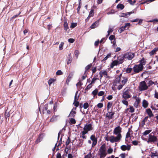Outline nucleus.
<instances>
[{
  "instance_id": "33",
  "label": "nucleus",
  "mask_w": 158,
  "mask_h": 158,
  "mask_svg": "<svg viewBox=\"0 0 158 158\" xmlns=\"http://www.w3.org/2000/svg\"><path fill=\"white\" fill-rule=\"evenodd\" d=\"M98 93V90L97 89H96L94 90L92 92V94L94 95V97L95 95H96Z\"/></svg>"
},
{
  "instance_id": "8",
  "label": "nucleus",
  "mask_w": 158,
  "mask_h": 158,
  "mask_svg": "<svg viewBox=\"0 0 158 158\" xmlns=\"http://www.w3.org/2000/svg\"><path fill=\"white\" fill-rule=\"evenodd\" d=\"M93 128L92 124L91 123H89L85 124L83 128V130L88 131L92 130Z\"/></svg>"
},
{
  "instance_id": "49",
  "label": "nucleus",
  "mask_w": 158,
  "mask_h": 158,
  "mask_svg": "<svg viewBox=\"0 0 158 158\" xmlns=\"http://www.w3.org/2000/svg\"><path fill=\"white\" fill-rule=\"evenodd\" d=\"M115 38V36L113 35H111L109 37V39L112 41Z\"/></svg>"
},
{
  "instance_id": "64",
  "label": "nucleus",
  "mask_w": 158,
  "mask_h": 158,
  "mask_svg": "<svg viewBox=\"0 0 158 158\" xmlns=\"http://www.w3.org/2000/svg\"><path fill=\"white\" fill-rule=\"evenodd\" d=\"M154 97L158 99V92H155L154 94Z\"/></svg>"
},
{
  "instance_id": "57",
  "label": "nucleus",
  "mask_w": 158,
  "mask_h": 158,
  "mask_svg": "<svg viewBox=\"0 0 158 158\" xmlns=\"http://www.w3.org/2000/svg\"><path fill=\"white\" fill-rule=\"evenodd\" d=\"M73 104H74V106L76 107H77L78 106L79 104V103L78 102L76 101L75 102H74Z\"/></svg>"
},
{
  "instance_id": "4",
  "label": "nucleus",
  "mask_w": 158,
  "mask_h": 158,
  "mask_svg": "<svg viewBox=\"0 0 158 158\" xmlns=\"http://www.w3.org/2000/svg\"><path fill=\"white\" fill-rule=\"evenodd\" d=\"M106 154L105 145L103 144L101 146L99 149L100 158H104Z\"/></svg>"
},
{
  "instance_id": "40",
  "label": "nucleus",
  "mask_w": 158,
  "mask_h": 158,
  "mask_svg": "<svg viewBox=\"0 0 158 158\" xmlns=\"http://www.w3.org/2000/svg\"><path fill=\"white\" fill-rule=\"evenodd\" d=\"M140 102V100L139 98H136V102L134 104V106L136 105L137 106L138 104Z\"/></svg>"
},
{
  "instance_id": "9",
  "label": "nucleus",
  "mask_w": 158,
  "mask_h": 158,
  "mask_svg": "<svg viewBox=\"0 0 158 158\" xmlns=\"http://www.w3.org/2000/svg\"><path fill=\"white\" fill-rule=\"evenodd\" d=\"M131 146L129 144H127V145H123L120 147L121 149L123 151L126 150L129 151L130 150Z\"/></svg>"
},
{
  "instance_id": "39",
  "label": "nucleus",
  "mask_w": 158,
  "mask_h": 158,
  "mask_svg": "<svg viewBox=\"0 0 158 158\" xmlns=\"http://www.w3.org/2000/svg\"><path fill=\"white\" fill-rule=\"evenodd\" d=\"M89 106V105L87 102H85L83 105V108L84 109H86Z\"/></svg>"
},
{
  "instance_id": "17",
  "label": "nucleus",
  "mask_w": 158,
  "mask_h": 158,
  "mask_svg": "<svg viewBox=\"0 0 158 158\" xmlns=\"http://www.w3.org/2000/svg\"><path fill=\"white\" fill-rule=\"evenodd\" d=\"M118 64H118V60H115L113 61V62L111 63L110 67L111 68H113L114 66Z\"/></svg>"
},
{
  "instance_id": "47",
  "label": "nucleus",
  "mask_w": 158,
  "mask_h": 158,
  "mask_svg": "<svg viewBox=\"0 0 158 158\" xmlns=\"http://www.w3.org/2000/svg\"><path fill=\"white\" fill-rule=\"evenodd\" d=\"M113 31V30L112 28H109V30L107 31L108 34L107 36H108L109 35L110 33L112 32Z\"/></svg>"
},
{
  "instance_id": "19",
  "label": "nucleus",
  "mask_w": 158,
  "mask_h": 158,
  "mask_svg": "<svg viewBox=\"0 0 158 158\" xmlns=\"http://www.w3.org/2000/svg\"><path fill=\"white\" fill-rule=\"evenodd\" d=\"M151 156L152 158H158V154L156 152H151Z\"/></svg>"
},
{
  "instance_id": "48",
  "label": "nucleus",
  "mask_w": 158,
  "mask_h": 158,
  "mask_svg": "<svg viewBox=\"0 0 158 158\" xmlns=\"http://www.w3.org/2000/svg\"><path fill=\"white\" fill-rule=\"evenodd\" d=\"M111 54L110 53H109L107 54L106 56L103 59V60H106L108 58L110 57Z\"/></svg>"
},
{
  "instance_id": "51",
  "label": "nucleus",
  "mask_w": 158,
  "mask_h": 158,
  "mask_svg": "<svg viewBox=\"0 0 158 158\" xmlns=\"http://www.w3.org/2000/svg\"><path fill=\"white\" fill-rule=\"evenodd\" d=\"M91 157V152H90L87 155L85 156V158H90Z\"/></svg>"
},
{
  "instance_id": "52",
  "label": "nucleus",
  "mask_w": 158,
  "mask_h": 158,
  "mask_svg": "<svg viewBox=\"0 0 158 158\" xmlns=\"http://www.w3.org/2000/svg\"><path fill=\"white\" fill-rule=\"evenodd\" d=\"M79 54V51L78 50H76L75 51V54L77 59Z\"/></svg>"
},
{
  "instance_id": "27",
  "label": "nucleus",
  "mask_w": 158,
  "mask_h": 158,
  "mask_svg": "<svg viewBox=\"0 0 158 158\" xmlns=\"http://www.w3.org/2000/svg\"><path fill=\"white\" fill-rule=\"evenodd\" d=\"M10 116L9 111H8L7 110L6 111L5 114V117L6 119L7 118L9 117Z\"/></svg>"
},
{
  "instance_id": "38",
  "label": "nucleus",
  "mask_w": 158,
  "mask_h": 158,
  "mask_svg": "<svg viewBox=\"0 0 158 158\" xmlns=\"http://www.w3.org/2000/svg\"><path fill=\"white\" fill-rule=\"evenodd\" d=\"M111 43L112 44H113L112 46H113L114 48H115L117 47L115 40H114V41H111Z\"/></svg>"
},
{
  "instance_id": "14",
  "label": "nucleus",
  "mask_w": 158,
  "mask_h": 158,
  "mask_svg": "<svg viewBox=\"0 0 158 158\" xmlns=\"http://www.w3.org/2000/svg\"><path fill=\"white\" fill-rule=\"evenodd\" d=\"M122 76V74H120L119 76H118L115 79L114 81V83H119L120 81L121 76Z\"/></svg>"
},
{
  "instance_id": "56",
  "label": "nucleus",
  "mask_w": 158,
  "mask_h": 158,
  "mask_svg": "<svg viewBox=\"0 0 158 158\" xmlns=\"http://www.w3.org/2000/svg\"><path fill=\"white\" fill-rule=\"evenodd\" d=\"M56 74L57 75H61L62 74V72L60 70H59L56 72Z\"/></svg>"
},
{
  "instance_id": "36",
  "label": "nucleus",
  "mask_w": 158,
  "mask_h": 158,
  "mask_svg": "<svg viewBox=\"0 0 158 158\" xmlns=\"http://www.w3.org/2000/svg\"><path fill=\"white\" fill-rule=\"evenodd\" d=\"M132 69H133L131 68H128L126 69V71L127 73H130Z\"/></svg>"
},
{
  "instance_id": "63",
  "label": "nucleus",
  "mask_w": 158,
  "mask_h": 158,
  "mask_svg": "<svg viewBox=\"0 0 158 158\" xmlns=\"http://www.w3.org/2000/svg\"><path fill=\"white\" fill-rule=\"evenodd\" d=\"M120 156L121 157V158H125V153H121L120 155Z\"/></svg>"
},
{
  "instance_id": "60",
  "label": "nucleus",
  "mask_w": 158,
  "mask_h": 158,
  "mask_svg": "<svg viewBox=\"0 0 158 158\" xmlns=\"http://www.w3.org/2000/svg\"><path fill=\"white\" fill-rule=\"evenodd\" d=\"M122 102L126 106L128 105V102L125 100H123L122 101Z\"/></svg>"
},
{
  "instance_id": "23",
  "label": "nucleus",
  "mask_w": 158,
  "mask_h": 158,
  "mask_svg": "<svg viewBox=\"0 0 158 158\" xmlns=\"http://www.w3.org/2000/svg\"><path fill=\"white\" fill-rule=\"evenodd\" d=\"M64 29L66 31L67 30L69 29L68 23L66 21H65L64 24Z\"/></svg>"
},
{
  "instance_id": "45",
  "label": "nucleus",
  "mask_w": 158,
  "mask_h": 158,
  "mask_svg": "<svg viewBox=\"0 0 158 158\" xmlns=\"http://www.w3.org/2000/svg\"><path fill=\"white\" fill-rule=\"evenodd\" d=\"M70 139L69 137L67 140L66 142V143L65 144L67 146L70 143Z\"/></svg>"
},
{
  "instance_id": "12",
  "label": "nucleus",
  "mask_w": 158,
  "mask_h": 158,
  "mask_svg": "<svg viewBox=\"0 0 158 158\" xmlns=\"http://www.w3.org/2000/svg\"><path fill=\"white\" fill-rule=\"evenodd\" d=\"M99 24V21L97 20L93 23L90 26V27L91 29H94L97 27Z\"/></svg>"
},
{
  "instance_id": "29",
  "label": "nucleus",
  "mask_w": 158,
  "mask_h": 158,
  "mask_svg": "<svg viewBox=\"0 0 158 158\" xmlns=\"http://www.w3.org/2000/svg\"><path fill=\"white\" fill-rule=\"evenodd\" d=\"M151 130H146L143 133V135H146L148 134L150 132L152 131Z\"/></svg>"
},
{
  "instance_id": "15",
  "label": "nucleus",
  "mask_w": 158,
  "mask_h": 158,
  "mask_svg": "<svg viewBox=\"0 0 158 158\" xmlns=\"http://www.w3.org/2000/svg\"><path fill=\"white\" fill-rule=\"evenodd\" d=\"M146 60L144 58H142V59L139 60L140 64H141L143 66L145 65L146 63Z\"/></svg>"
},
{
  "instance_id": "5",
  "label": "nucleus",
  "mask_w": 158,
  "mask_h": 158,
  "mask_svg": "<svg viewBox=\"0 0 158 158\" xmlns=\"http://www.w3.org/2000/svg\"><path fill=\"white\" fill-rule=\"evenodd\" d=\"M148 86L145 81L140 82L139 86V90L141 91H144L148 89Z\"/></svg>"
},
{
  "instance_id": "25",
  "label": "nucleus",
  "mask_w": 158,
  "mask_h": 158,
  "mask_svg": "<svg viewBox=\"0 0 158 158\" xmlns=\"http://www.w3.org/2000/svg\"><path fill=\"white\" fill-rule=\"evenodd\" d=\"M56 81V79L54 78H50L48 81V84L49 85Z\"/></svg>"
},
{
  "instance_id": "61",
  "label": "nucleus",
  "mask_w": 158,
  "mask_h": 158,
  "mask_svg": "<svg viewBox=\"0 0 158 158\" xmlns=\"http://www.w3.org/2000/svg\"><path fill=\"white\" fill-rule=\"evenodd\" d=\"M123 86L124 85L122 84L119 85L117 87L118 89L119 90L123 88Z\"/></svg>"
},
{
  "instance_id": "35",
  "label": "nucleus",
  "mask_w": 158,
  "mask_h": 158,
  "mask_svg": "<svg viewBox=\"0 0 158 158\" xmlns=\"http://www.w3.org/2000/svg\"><path fill=\"white\" fill-rule=\"evenodd\" d=\"M58 116H52V118L51 119L50 121L51 122H53L55 120H56V118Z\"/></svg>"
},
{
  "instance_id": "41",
  "label": "nucleus",
  "mask_w": 158,
  "mask_h": 158,
  "mask_svg": "<svg viewBox=\"0 0 158 158\" xmlns=\"http://www.w3.org/2000/svg\"><path fill=\"white\" fill-rule=\"evenodd\" d=\"M125 29L122 26L118 30V31L120 33H121Z\"/></svg>"
},
{
  "instance_id": "22",
  "label": "nucleus",
  "mask_w": 158,
  "mask_h": 158,
  "mask_svg": "<svg viewBox=\"0 0 158 158\" xmlns=\"http://www.w3.org/2000/svg\"><path fill=\"white\" fill-rule=\"evenodd\" d=\"M92 66V64H90L88 65L87 66L85 67V71L84 74H85L86 73L87 71L89 70Z\"/></svg>"
},
{
  "instance_id": "34",
  "label": "nucleus",
  "mask_w": 158,
  "mask_h": 158,
  "mask_svg": "<svg viewBox=\"0 0 158 158\" xmlns=\"http://www.w3.org/2000/svg\"><path fill=\"white\" fill-rule=\"evenodd\" d=\"M64 44V43L61 42L60 44L59 47V49L60 50H62L63 48V47Z\"/></svg>"
},
{
  "instance_id": "32",
  "label": "nucleus",
  "mask_w": 158,
  "mask_h": 158,
  "mask_svg": "<svg viewBox=\"0 0 158 158\" xmlns=\"http://www.w3.org/2000/svg\"><path fill=\"white\" fill-rule=\"evenodd\" d=\"M154 84V82L152 80H150L148 82V87H149L150 86Z\"/></svg>"
},
{
  "instance_id": "30",
  "label": "nucleus",
  "mask_w": 158,
  "mask_h": 158,
  "mask_svg": "<svg viewBox=\"0 0 158 158\" xmlns=\"http://www.w3.org/2000/svg\"><path fill=\"white\" fill-rule=\"evenodd\" d=\"M134 13V11H131V12H127V13H123L122 14L123 15H125V17H127V15H129L131 14H133V13Z\"/></svg>"
},
{
  "instance_id": "55",
  "label": "nucleus",
  "mask_w": 158,
  "mask_h": 158,
  "mask_svg": "<svg viewBox=\"0 0 158 158\" xmlns=\"http://www.w3.org/2000/svg\"><path fill=\"white\" fill-rule=\"evenodd\" d=\"M97 106L98 108H101L103 106V104L102 103H100L98 104Z\"/></svg>"
},
{
  "instance_id": "50",
  "label": "nucleus",
  "mask_w": 158,
  "mask_h": 158,
  "mask_svg": "<svg viewBox=\"0 0 158 158\" xmlns=\"http://www.w3.org/2000/svg\"><path fill=\"white\" fill-rule=\"evenodd\" d=\"M104 94V92L103 91H101L99 92L98 94V95L99 96H102Z\"/></svg>"
},
{
  "instance_id": "7",
  "label": "nucleus",
  "mask_w": 158,
  "mask_h": 158,
  "mask_svg": "<svg viewBox=\"0 0 158 158\" xmlns=\"http://www.w3.org/2000/svg\"><path fill=\"white\" fill-rule=\"evenodd\" d=\"M157 140V138L156 136L149 135L148 136V143H154L156 142Z\"/></svg>"
},
{
  "instance_id": "58",
  "label": "nucleus",
  "mask_w": 158,
  "mask_h": 158,
  "mask_svg": "<svg viewBox=\"0 0 158 158\" xmlns=\"http://www.w3.org/2000/svg\"><path fill=\"white\" fill-rule=\"evenodd\" d=\"M132 144L135 146L137 145L138 144L137 141L134 140L132 142Z\"/></svg>"
},
{
  "instance_id": "16",
  "label": "nucleus",
  "mask_w": 158,
  "mask_h": 158,
  "mask_svg": "<svg viewBox=\"0 0 158 158\" xmlns=\"http://www.w3.org/2000/svg\"><path fill=\"white\" fill-rule=\"evenodd\" d=\"M148 103L147 101L144 100L143 101V106L145 108H147L148 106Z\"/></svg>"
},
{
  "instance_id": "46",
  "label": "nucleus",
  "mask_w": 158,
  "mask_h": 158,
  "mask_svg": "<svg viewBox=\"0 0 158 158\" xmlns=\"http://www.w3.org/2000/svg\"><path fill=\"white\" fill-rule=\"evenodd\" d=\"M127 79H125L121 81L122 84L124 85L127 82Z\"/></svg>"
},
{
  "instance_id": "10",
  "label": "nucleus",
  "mask_w": 158,
  "mask_h": 158,
  "mask_svg": "<svg viewBox=\"0 0 158 158\" xmlns=\"http://www.w3.org/2000/svg\"><path fill=\"white\" fill-rule=\"evenodd\" d=\"M114 114V112H112V110H111V111H108V112L106 114V116L109 119H112Z\"/></svg>"
},
{
  "instance_id": "43",
  "label": "nucleus",
  "mask_w": 158,
  "mask_h": 158,
  "mask_svg": "<svg viewBox=\"0 0 158 158\" xmlns=\"http://www.w3.org/2000/svg\"><path fill=\"white\" fill-rule=\"evenodd\" d=\"M129 2L131 5H134L136 2V1L134 0L133 1H132V0H128Z\"/></svg>"
},
{
  "instance_id": "1",
  "label": "nucleus",
  "mask_w": 158,
  "mask_h": 158,
  "mask_svg": "<svg viewBox=\"0 0 158 158\" xmlns=\"http://www.w3.org/2000/svg\"><path fill=\"white\" fill-rule=\"evenodd\" d=\"M122 128L118 126L116 127L113 131V134L116 135V137L114 136H111L110 137V141L111 143L115 142H119L122 138L121 134Z\"/></svg>"
},
{
  "instance_id": "28",
  "label": "nucleus",
  "mask_w": 158,
  "mask_h": 158,
  "mask_svg": "<svg viewBox=\"0 0 158 158\" xmlns=\"http://www.w3.org/2000/svg\"><path fill=\"white\" fill-rule=\"evenodd\" d=\"M112 102H109L108 103L107 105V110H108L112 106Z\"/></svg>"
},
{
  "instance_id": "21",
  "label": "nucleus",
  "mask_w": 158,
  "mask_h": 158,
  "mask_svg": "<svg viewBox=\"0 0 158 158\" xmlns=\"http://www.w3.org/2000/svg\"><path fill=\"white\" fill-rule=\"evenodd\" d=\"M76 114V112L75 111H73V110H72L70 112L68 116V117H74L75 114Z\"/></svg>"
},
{
  "instance_id": "37",
  "label": "nucleus",
  "mask_w": 158,
  "mask_h": 158,
  "mask_svg": "<svg viewBox=\"0 0 158 158\" xmlns=\"http://www.w3.org/2000/svg\"><path fill=\"white\" fill-rule=\"evenodd\" d=\"M77 25V23H72L70 27L72 28H73L75 27Z\"/></svg>"
},
{
  "instance_id": "62",
  "label": "nucleus",
  "mask_w": 158,
  "mask_h": 158,
  "mask_svg": "<svg viewBox=\"0 0 158 158\" xmlns=\"http://www.w3.org/2000/svg\"><path fill=\"white\" fill-rule=\"evenodd\" d=\"M130 112L131 113H133L134 111V109L133 107V106H130Z\"/></svg>"
},
{
  "instance_id": "44",
  "label": "nucleus",
  "mask_w": 158,
  "mask_h": 158,
  "mask_svg": "<svg viewBox=\"0 0 158 158\" xmlns=\"http://www.w3.org/2000/svg\"><path fill=\"white\" fill-rule=\"evenodd\" d=\"M80 1H81V0H80V1L79 6H78L77 7V13H79V11L80 10V9L81 8V3L80 2Z\"/></svg>"
},
{
  "instance_id": "3",
  "label": "nucleus",
  "mask_w": 158,
  "mask_h": 158,
  "mask_svg": "<svg viewBox=\"0 0 158 158\" xmlns=\"http://www.w3.org/2000/svg\"><path fill=\"white\" fill-rule=\"evenodd\" d=\"M143 68V66L141 64H135L132 68L134 73H132V75L135 73H137L142 71Z\"/></svg>"
},
{
  "instance_id": "18",
  "label": "nucleus",
  "mask_w": 158,
  "mask_h": 158,
  "mask_svg": "<svg viewBox=\"0 0 158 158\" xmlns=\"http://www.w3.org/2000/svg\"><path fill=\"white\" fill-rule=\"evenodd\" d=\"M68 60H67V64H68L71 62L72 60V56L70 54L68 55Z\"/></svg>"
},
{
  "instance_id": "53",
  "label": "nucleus",
  "mask_w": 158,
  "mask_h": 158,
  "mask_svg": "<svg viewBox=\"0 0 158 158\" xmlns=\"http://www.w3.org/2000/svg\"><path fill=\"white\" fill-rule=\"evenodd\" d=\"M74 41V39L73 38H70L68 39V42L71 43H73Z\"/></svg>"
},
{
  "instance_id": "42",
  "label": "nucleus",
  "mask_w": 158,
  "mask_h": 158,
  "mask_svg": "<svg viewBox=\"0 0 158 158\" xmlns=\"http://www.w3.org/2000/svg\"><path fill=\"white\" fill-rule=\"evenodd\" d=\"M130 23H127L125 24L124 26H122L125 29H127L130 26Z\"/></svg>"
},
{
  "instance_id": "24",
  "label": "nucleus",
  "mask_w": 158,
  "mask_h": 158,
  "mask_svg": "<svg viewBox=\"0 0 158 158\" xmlns=\"http://www.w3.org/2000/svg\"><path fill=\"white\" fill-rule=\"evenodd\" d=\"M90 139L93 141H97V138L94 135H92L91 136Z\"/></svg>"
},
{
  "instance_id": "6",
  "label": "nucleus",
  "mask_w": 158,
  "mask_h": 158,
  "mask_svg": "<svg viewBox=\"0 0 158 158\" xmlns=\"http://www.w3.org/2000/svg\"><path fill=\"white\" fill-rule=\"evenodd\" d=\"M123 55L125 59H127L128 60H131L134 56V54L131 52H127Z\"/></svg>"
},
{
  "instance_id": "20",
  "label": "nucleus",
  "mask_w": 158,
  "mask_h": 158,
  "mask_svg": "<svg viewBox=\"0 0 158 158\" xmlns=\"http://www.w3.org/2000/svg\"><path fill=\"white\" fill-rule=\"evenodd\" d=\"M116 7L118 9H120L122 10L124 9V6L123 4L119 3L117 5Z\"/></svg>"
},
{
  "instance_id": "13",
  "label": "nucleus",
  "mask_w": 158,
  "mask_h": 158,
  "mask_svg": "<svg viewBox=\"0 0 158 158\" xmlns=\"http://www.w3.org/2000/svg\"><path fill=\"white\" fill-rule=\"evenodd\" d=\"M146 112L148 115V116L150 118L152 117H153L154 115L152 113V111L150 108L146 110Z\"/></svg>"
},
{
  "instance_id": "54",
  "label": "nucleus",
  "mask_w": 158,
  "mask_h": 158,
  "mask_svg": "<svg viewBox=\"0 0 158 158\" xmlns=\"http://www.w3.org/2000/svg\"><path fill=\"white\" fill-rule=\"evenodd\" d=\"M70 74L69 76L66 80V82L67 84H68L69 83L70 81V78H71V77H70Z\"/></svg>"
},
{
  "instance_id": "2",
  "label": "nucleus",
  "mask_w": 158,
  "mask_h": 158,
  "mask_svg": "<svg viewBox=\"0 0 158 158\" xmlns=\"http://www.w3.org/2000/svg\"><path fill=\"white\" fill-rule=\"evenodd\" d=\"M131 97L130 89L127 88H125L123 90L122 97L125 100H127Z\"/></svg>"
},
{
  "instance_id": "11",
  "label": "nucleus",
  "mask_w": 158,
  "mask_h": 158,
  "mask_svg": "<svg viewBox=\"0 0 158 158\" xmlns=\"http://www.w3.org/2000/svg\"><path fill=\"white\" fill-rule=\"evenodd\" d=\"M125 59V58L124 57V56L123 55L119 56L118 57L117 60L118 61V64H122Z\"/></svg>"
},
{
  "instance_id": "26",
  "label": "nucleus",
  "mask_w": 158,
  "mask_h": 158,
  "mask_svg": "<svg viewBox=\"0 0 158 158\" xmlns=\"http://www.w3.org/2000/svg\"><path fill=\"white\" fill-rule=\"evenodd\" d=\"M76 123V120L73 118H71L69 121V123L71 124H75Z\"/></svg>"
},
{
  "instance_id": "31",
  "label": "nucleus",
  "mask_w": 158,
  "mask_h": 158,
  "mask_svg": "<svg viewBox=\"0 0 158 158\" xmlns=\"http://www.w3.org/2000/svg\"><path fill=\"white\" fill-rule=\"evenodd\" d=\"M40 136L38 137V138L36 139V141L35 142V143H36V144L38 143H39V142H41L42 141V138H41Z\"/></svg>"
},
{
  "instance_id": "59",
  "label": "nucleus",
  "mask_w": 158,
  "mask_h": 158,
  "mask_svg": "<svg viewBox=\"0 0 158 158\" xmlns=\"http://www.w3.org/2000/svg\"><path fill=\"white\" fill-rule=\"evenodd\" d=\"M98 79V78H94L93 79H92L91 82V84H94V83L95 81L97 80V79Z\"/></svg>"
}]
</instances>
